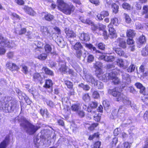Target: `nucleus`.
I'll return each mask as SVG.
<instances>
[{
  "label": "nucleus",
  "instance_id": "b1692460",
  "mask_svg": "<svg viewBox=\"0 0 148 148\" xmlns=\"http://www.w3.org/2000/svg\"><path fill=\"white\" fill-rule=\"evenodd\" d=\"M42 70L43 71L45 74L51 76H53L54 75V73L53 71L50 69L47 66H43Z\"/></svg>",
  "mask_w": 148,
  "mask_h": 148
},
{
  "label": "nucleus",
  "instance_id": "4be33fe9",
  "mask_svg": "<svg viewBox=\"0 0 148 148\" xmlns=\"http://www.w3.org/2000/svg\"><path fill=\"white\" fill-rule=\"evenodd\" d=\"M134 85L137 89L139 90L140 92H145L146 88L140 83L137 82Z\"/></svg>",
  "mask_w": 148,
  "mask_h": 148
},
{
  "label": "nucleus",
  "instance_id": "e2e57ef3",
  "mask_svg": "<svg viewBox=\"0 0 148 148\" xmlns=\"http://www.w3.org/2000/svg\"><path fill=\"white\" fill-rule=\"evenodd\" d=\"M14 52L12 51H9L7 53V56L9 59H11L14 56Z\"/></svg>",
  "mask_w": 148,
  "mask_h": 148
},
{
  "label": "nucleus",
  "instance_id": "4d7b16f0",
  "mask_svg": "<svg viewBox=\"0 0 148 148\" xmlns=\"http://www.w3.org/2000/svg\"><path fill=\"white\" fill-rule=\"evenodd\" d=\"M115 66L113 64H109L107 65L106 68L108 70H112L114 69Z\"/></svg>",
  "mask_w": 148,
  "mask_h": 148
},
{
  "label": "nucleus",
  "instance_id": "bb28decb",
  "mask_svg": "<svg viewBox=\"0 0 148 148\" xmlns=\"http://www.w3.org/2000/svg\"><path fill=\"white\" fill-rule=\"evenodd\" d=\"M44 49L45 53L48 54L51 53L52 51V48L51 45L48 43H46L44 46Z\"/></svg>",
  "mask_w": 148,
  "mask_h": 148
},
{
  "label": "nucleus",
  "instance_id": "c9c22d12",
  "mask_svg": "<svg viewBox=\"0 0 148 148\" xmlns=\"http://www.w3.org/2000/svg\"><path fill=\"white\" fill-rule=\"evenodd\" d=\"M48 54L46 53H42L37 56V58L41 60H44L47 59Z\"/></svg>",
  "mask_w": 148,
  "mask_h": 148
},
{
  "label": "nucleus",
  "instance_id": "5fc2aeb1",
  "mask_svg": "<svg viewBox=\"0 0 148 148\" xmlns=\"http://www.w3.org/2000/svg\"><path fill=\"white\" fill-rule=\"evenodd\" d=\"M27 31V29L26 28L23 27L21 28V29L19 31L18 34L19 35H22L25 34Z\"/></svg>",
  "mask_w": 148,
  "mask_h": 148
},
{
  "label": "nucleus",
  "instance_id": "3c124183",
  "mask_svg": "<svg viewBox=\"0 0 148 148\" xmlns=\"http://www.w3.org/2000/svg\"><path fill=\"white\" fill-rule=\"evenodd\" d=\"M1 46L2 47H0V55H4L5 53L6 50L4 47V46L5 47L4 45H2Z\"/></svg>",
  "mask_w": 148,
  "mask_h": 148
},
{
  "label": "nucleus",
  "instance_id": "09e8293b",
  "mask_svg": "<svg viewBox=\"0 0 148 148\" xmlns=\"http://www.w3.org/2000/svg\"><path fill=\"white\" fill-rule=\"evenodd\" d=\"M80 106L78 104H74L71 107V109L74 111H77L79 109Z\"/></svg>",
  "mask_w": 148,
  "mask_h": 148
},
{
  "label": "nucleus",
  "instance_id": "49530a36",
  "mask_svg": "<svg viewBox=\"0 0 148 148\" xmlns=\"http://www.w3.org/2000/svg\"><path fill=\"white\" fill-rule=\"evenodd\" d=\"M35 44L36 46V47L40 48H43V43L38 40L35 41Z\"/></svg>",
  "mask_w": 148,
  "mask_h": 148
},
{
  "label": "nucleus",
  "instance_id": "cd10ccee",
  "mask_svg": "<svg viewBox=\"0 0 148 148\" xmlns=\"http://www.w3.org/2000/svg\"><path fill=\"white\" fill-rule=\"evenodd\" d=\"M111 7L112 8V12L115 14L118 12L119 7V6L115 3H113L112 4Z\"/></svg>",
  "mask_w": 148,
  "mask_h": 148
},
{
  "label": "nucleus",
  "instance_id": "20e7f679",
  "mask_svg": "<svg viewBox=\"0 0 148 148\" xmlns=\"http://www.w3.org/2000/svg\"><path fill=\"white\" fill-rule=\"evenodd\" d=\"M4 107L2 109L5 110L6 112H9L14 110L18 106L17 104V101L14 98L10 97H5L4 100Z\"/></svg>",
  "mask_w": 148,
  "mask_h": 148
},
{
  "label": "nucleus",
  "instance_id": "6e6d98bb",
  "mask_svg": "<svg viewBox=\"0 0 148 148\" xmlns=\"http://www.w3.org/2000/svg\"><path fill=\"white\" fill-rule=\"evenodd\" d=\"M22 71L25 74H27L28 72V67L27 66L23 65L22 66Z\"/></svg>",
  "mask_w": 148,
  "mask_h": 148
},
{
  "label": "nucleus",
  "instance_id": "2eb2a0df",
  "mask_svg": "<svg viewBox=\"0 0 148 148\" xmlns=\"http://www.w3.org/2000/svg\"><path fill=\"white\" fill-rule=\"evenodd\" d=\"M117 42L118 44V46L120 48L123 49H125L127 48L126 42L123 38H118L117 39Z\"/></svg>",
  "mask_w": 148,
  "mask_h": 148
},
{
  "label": "nucleus",
  "instance_id": "13d9d810",
  "mask_svg": "<svg viewBox=\"0 0 148 148\" xmlns=\"http://www.w3.org/2000/svg\"><path fill=\"white\" fill-rule=\"evenodd\" d=\"M126 110V108L124 106H122L119 107L118 111L121 113H123Z\"/></svg>",
  "mask_w": 148,
  "mask_h": 148
},
{
  "label": "nucleus",
  "instance_id": "f3484780",
  "mask_svg": "<svg viewBox=\"0 0 148 148\" xmlns=\"http://www.w3.org/2000/svg\"><path fill=\"white\" fill-rule=\"evenodd\" d=\"M60 62L59 63L60 66L58 69V70L61 73H65L66 72L67 69L66 63L65 62H62V63L60 64Z\"/></svg>",
  "mask_w": 148,
  "mask_h": 148
},
{
  "label": "nucleus",
  "instance_id": "f03ea898",
  "mask_svg": "<svg viewBox=\"0 0 148 148\" xmlns=\"http://www.w3.org/2000/svg\"><path fill=\"white\" fill-rule=\"evenodd\" d=\"M57 3L58 10L65 15H70L75 10V7L73 4L69 5L64 0H57Z\"/></svg>",
  "mask_w": 148,
  "mask_h": 148
},
{
  "label": "nucleus",
  "instance_id": "bf43d9fd",
  "mask_svg": "<svg viewBox=\"0 0 148 148\" xmlns=\"http://www.w3.org/2000/svg\"><path fill=\"white\" fill-rule=\"evenodd\" d=\"M97 125L98 124L97 123H93L88 127V129L90 130H93L95 127L97 126Z\"/></svg>",
  "mask_w": 148,
  "mask_h": 148
},
{
  "label": "nucleus",
  "instance_id": "69168bd1",
  "mask_svg": "<svg viewBox=\"0 0 148 148\" xmlns=\"http://www.w3.org/2000/svg\"><path fill=\"white\" fill-rule=\"evenodd\" d=\"M40 141V140L38 137H36L34 140V143L37 146H38L39 143Z\"/></svg>",
  "mask_w": 148,
  "mask_h": 148
},
{
  "label": "nucleus",
  "instance_id": "de8ad7c7",
  "mask_svg": "<svg viewBox=\"0 0 148 148\" xmlns=\"http://www.w3.org/2000/svg\"><path fill=\"white\" fill-rule=\"evenodd\" d=\"M146 66V64L145 63H142L139 68V71L140 72L143 73L145 71V69Z\"/></svg>",
  "mask_w": 148,
  "mask_h": 148
},
{
  "label": "nucleus",
  "instance_id": "e433bc0d",
  "mask_svg": "<svg viewBox=\"0 0 148 148\" xmlns=\"http://www.w3.org/2000/svg\"><path fill=\"white\" fill-rule=\"evenodd\" d=\"M122 8L125 10H131V5L127 3H123L122 4Z\"/></svg>",
  "mask_w": 148,
  "mask_h": 148
},
{
  "label": "nucleus",
  "instance_id": "9d476101",
  "mask_svg": "<svg viewBox=\"0 0 148 148\" xmlns=\"http://www.w3.org/2000/svg\"><path fill=\"white\" fill-rule=\"evenodd\" d=\"M108 27L109 32V34H108V37L110 36V38H116L117 36V33L116 30L114 28L113 25L111 26L108 25Z\"/></svg>",
  "mask_w": 148,
  "mask_h": 148
},
{
  "label": "nucleus",
  "instance_id": "052dcab7",
  "mask_svg": "<svg viewBox=\"0 0 148 148\" xmlns=\"http://www.w3.org/2000/svg\"><path fill=\"white\" fill-rule=\"evenodd\" d=\"M89 1L92 3L95 4V5H98L100 4L99 0H89Z\"/></svg>",
  "mask_w": 148,
  "mask_h": 148
},
{
  "label": "nucleus",
  "instance_id": "a18cd8bd",
  "mask_svg": "<svg viewBox=\"0 0 148 148\" xmlns=\"http://www.w3.org/2000/svg\"><path fill=\"white\" fill-rule=\"evenodd\" d=\"M114 57L113 56H106L105 61L107 62H112L114 60Z\"/></svg>",
  "mask_w": 148,
  "mask_h": 148
},
{
  "label": "nucleus",
  "instance_id": "79ce46f5",
  "mask_svg": "<svg viewBox=\"0 0 148 148\" xmlns=\"http://www.w3.org/2000/svg\"><path fill=\"white\" fill-rule=\"evenodd\" d=\"M124 16L125 21L127 23H130L132 20L129 15L127 13H124Z\"/></svg>",
  "mask_w": 148,
  "mask_h": 148
},
{
  "label": "nucleus",
  "instance_id": "58836bf2",
  "mask_svg": "<svg viewBox=\"0 0 148 148\" xmlns=\"http://www.w3.org/2000/svg\"><path fill=\"white\" fill-rule=\"evenodd\" d=\"M117 114L118 111L116 110H114L112 111L110 115V117L112 119L116 118L117 117Z\"/></svg>",
  "mask_w": 148,
  "mask_h": 148
},
{
  "label": "nucleus",
  "instance_id": "0eeeda50",
  "mask_svg": "<svg viewBox=\"0 0 148 148\" xmlns=\"http://www.w3.org/2000/svg\"><path fill=\"white\" fill-rule=\"evenodd\" d=\"M0 45H3L5 47L8 48L12 47V43L10 42L9 40L7 38H4L2 35L0 33Z\"/></svg>",
  "mask_w": 148,
  "mask_h": 148
},
{
  "label": "nucleus",
  "instance_id": "f257e3e1",
  "mask_svg": "<svg viewBox=\"0 0 148 148\" xmlns=\"http://www.w3.org/2000/svg\"><path fill=\"white\" fill-rule=\"evenodd\" d=\"M16 119L20 122V126L29 135L33 134L39 128L38 126L34 125L29 123L23 117H21L20 119L19 117H17Z\"/></svg>",
  "mask_w": 148,
  "mask_h": 148
},
{
  "label": "nucleus",
  "instance_id": "a211bd4d",
  "mask_svg": "<svg viewBox=\"0 0 148 148\" xmlns=\"http://www.w3.org/2000/svg\"><path fill=\"white\" fill-rule=\"evenodd\" d=\"M126 34L127 37L133 38L135 36L136 33L134 29H128L126 31Z\"/></svg>",
  "mask_w": 148,
  "mask_h": 148
},
{
  "label": "nucleus",
  "instance_id": "412c9836",
  "mask_svg": "<svg viewBox=\"0 0 148 148\" xmlns=\"http://www.w3.org/2000/svg\"><path fill=\"white\" fill-rule=\"evenodd\" d=\"M79 38L80 40L84 42H86L90 40V37L89 35L87 34L84 32L81 34Z\"/></svg>",
  "mask_w": 148,
  "mask_h": 148
},
{
  "label": "nucleus",
  "instance_id": "f704fd0d",
  "mask_svg": "<svg viewBox=\"0 0 148 148\" xmlns=\"http://www.w3.org/2000/svg\"><path fill=\"white\" fill-rule=\"evenodd\" d=\"M79 88H82L85 91H88L90 89V87L88 85H84L82 83L78 85Z\"/></svg>",
  "mask_w": 148,
  "mask_h": 148
},
{
  "label": "nucleus",
  "instance_id": "0e129e2a",
  "mask_svg": "<svg viewBox=\"0 0 148 148\" xmlns=\"http://www.w3.org/2000/svg\"><path fill=\"white\" fill-rule=\"evenodd\" d=\"M97 17L99 21L102 20L104 17L101 12L100 13L98 14L97 16Z\"/></svg>",
  "mask_w": 148,
  "mask_h": 148
},
{
  "label": "nucleus",
  "instance_id": "4468645a",
  "mask_svg": "<svg viewBox=\"0 0 148 148\" xmlns=\"http://www.w3.org/2000/svg\"><path fill=\"white\" fill-rule=\"evenodd\" d=\"M114 50L117 55L120 57L122 56L125 58H127L128 57L126 53L121 48L116 47L115 48Z\"/></svg>",
  "mask_w": 148,
  "mask_h": 148
},
{
  "label": "nucleus",
  "instance_id": "338daca9",
  "mask_svg": "<svg viewBox=\"0 0 148 148\" xmlns=\"http://www.w3.org/2000/svg\"><path fill=\"white\" fill-rule=\"evenodd\" d=\"M130 145L128 142H125L123 144L122 148H130Z\"/></svg>",
  "mask_w": 148,
  "mask_h": 148
},
{
  "label": "nucleus",
  "instance_id": "37998d69",
  "mask_svg": "<svg viewBox=\"0 0 148 148\" xmlns=\"http://www.w3.org/2000/svg\"><path fill=\"white\" fill-rule=\"evenodd\" d=\"M118 87H116L114 88L111 87L108 90V92H119L118 91Z\"/></svg>",
  "mask_w": 148,
  "mask_h": 148
},
{
  "label": "nucleus",
  "instance_id": "864d4df0",
  "mask_svg": "<svg viewBox=\"0 0 148 148\" xmlns=\"http://www.w3.org/2000/svg\"><path fill=\"white\" fill-rule=\"evenodd\" d=\"M94 59V56L90 54L88 56L87 62L89 63H91L93 61Z\"/></svg>",
  "mask_w": 148,
  "mask_h": 148
},
{
  "label": "nucleus",
  "instance_id": "c03bdc74",
  "mask_svg": "<svg viewBox=\"0 0 148 148\" xmlns=\"http://www.w3.org/2000/svg\"><path fill=\"white\" fill-rule=\"evenodd\" d=\"M83 99L86 102L89 101L90 99V97L88 93H84L83 95Z\"/></svg>",
  "mask_w": 148,
  "mask_h": 148
},
{
  "label": "nucleus",
  "instance_id": "dca6fc26",
  "mask_svg": "<svg viewBox=\"0 0 148 148\" xmlns=\"http://www.w3.org/2000/svg\"><path fill=\"white\" fill-rule=\"evenodd\" d=\"M141 16L145 15L144 18L145 19H148V5H145L143 6L141 12Z\"/></svg>",
  "mask_w": 148,
  "mask_h": 148
},
{
  "label": "nucleus",
  "instance_id": "a19ab883",
  "mask_svg": "<svg viewBox=\"0 0 148 148\" xmlns=\"http://www.w3.org/2000/svg\"><path fill=\"white\" fill-rule=\"evenodd\" d=\"M133 38H127L126 40V43L127 45H133L135 44V41Z\"/></svg>",
  "mask_w": 148,
  "mask_h": 148
},
{
  "label": "nucleus",
  "instance_id": "7c9ffc66",
  "mask_svg": "<svg viewBox=\"0 0 148 148\" xmlns=\"http://www.w3.org/2000/svg\"><path fill=\"white\" fill-rule=\"evenodd\" d=\"M40 111L41 114L43 117L47 118L48 117L49 113L46 109H41Z\"/></svg>",
  "mask_w": 148,
  "mask_h": 148
},
{
  "label": "nucleus",
  "instance_id": "6e6552de",
  "mask_svg": "<svg viewBox=\"0 0 148 148\" xmlns=\"http://www.w3.org/2000/svg\"><path fill=\"white\" fill-rule=\"evenodd\" d=\"M89 81V83L92 85H94L95 87L97 89H101L103 87V84L95 79L93 77H90Z\"/></svg>",
  "mask_w": 148,
  "mask_h": 148
},
{
  "label": "nucleus",
  "instance_id": "8fccbe9b",
  "mask_svg": "<svg viewBox=\"0 0 148 148\" xmlns=\"http://www.w3.org/2000/svg\"><path fill=\"white\" fill-rule=\"evenodd\" d=\"M135 69V66L133 64H131L127 69V71L128 72H132L134 71Z\"/></svg>",
  "mask_w": 148,
  "mask_h": 148
},
{
  "label": "nucleus",
  "instance_id": "a878e982",
  "mask_svg": "<svg viewBox=\"0 0 148 148\" xmlns=\"http://www.w3.org/2000/svg\"><path fill=\"white\" fill-rule=\"evenodd\" d=\"M146 42V39L145 36L142 35L140 36L137 40V44L142 45Z\"/></svg>",
  "mask_w": 148,
  "mask_h": 148
},
{
  "label": "nucleus",
  "instance_id": "473e14b6",
  "mask_svg": "<svg viewBox=\"0 0 148 148\" xmlns=\"http://www.w3.org/2000/svg\"><path fill=\"white\" fill-rule=\"evenodd\" d=\"M25 12L30 15L34 16L35 14L34 11L31 8L26 7L25 8Z\"/></svg>",
  "mask_w": 148,
  "mask_h": 148
},
{
  "label": "nucleus",
  "instance_id": "39448f33",
  "mask_svg": "<svg viewBox=\"0 0 148 148\" xmlns=\"http://www.w3.org/2000/svg\"><path fill=\"white\" fill-rule=\"evenodd\" d=\"M123 93H110V94L113 96L115 97V99L117 101L121 100H123L124 105L126 107L130 106L133 109H135L136 106L134 105L133 107L131 105V101L129 98L124 96Z\"/></svg>",
  "mask_w": 148,
  "mask_h": 148
},
{
  "label": "nucleus",
  "instance_id": "f8f14e48",
  "mask_svg": "<svg viewBox=\"0 0 148 148\" xmlns=\"http://www.w3.org/2000/svg\"><path fill=\"white\" fill-rule=\"evenodd\" d=\"M113 72L108 73V75L109 79L112 80V82L115 85L119 84L120 82L119 79L115 75H113Z\"/></svg>",
  "mask_w": 148,
  "mask_h": 148
},
{
  "label": "nucleus",
  "instance_id": "6ab92c4d",
  "mask_svg": "<svg viewBox=\"0 0 148 148\" xmlns=\"http://www.w3.org/2000/svg\"><path fill=\"white\" fill-rule=\"evenodd\" d=\"M9 136H6L5 139L0 144V148H6L9 144Z\"/></svg>",
  "mask_w": 148,
  "mask_h": 148
},
{
  "label": "nucleus",
  "instance_id": "393cba45",
  "mask_svg": "<svg viewBox=\"0 0 148 148\" xmlns=\"http://www.w3.org/2000/svg\"><path fill=\"white\" fill-rule=\"evenodd\" d=\"M53 85V82L52 80L48 79L45 80L43 87L45 88H49L52 86Z\"/></svg>",
  "mask_w": 148,
  "mask_h": 148
},
{
  "label": "nucleus",
  "instance_id": "1a4fd4ad",
  "mask_svg": "<svg viewBox=\"0 0 148 148\" xmlns=\"http://www.w3.org/2000/svg\"><path fill=\"white\" fill-rule=\"evenodd\" d=\"M32 79L34 82L41 84L43 83V78L39 73L36 72L34 73L32 75Z\"/></svg>",
  "mask_w": 148,
  "mask_h": 148
},
{
  "label": "nucleus",
  "instance_id": "4c0bfd02",
  "mask_svg": "<svg viewBox=\"0 0 148 148\" xmlns=\"http://www.w3.org/2000/svg\"><path fill=\"white\" fill-rule=\"evenodd\" d=\"M82 50L76 51L75 53V57L78 59L80 60L82 55Z\"/></svg>",
  "mask_w": 148,
  "mask_h": 148
},
{
  "label": "nucleus",
  "instance_id": "423d86ee",
  "mask_svg": "<svg viewBox=\"0 0 148 148\" xmlns=\"http://www.w3.org/2000/svg\"><path fill=\"white\" fill-rule=\"evenodd\" d=\"M100 63L99 62H96L93 65L94 68L95 69V75L99 78L101 77L104 73L102 69L99 66Z\"/></svg>",
  "mask_w": 148,
  "mask_h": 148
},
{
  "label": "nucleus",
  "instance_id": "2f4dec72",
  "mask_svg": "<svg viewBox=\"0 0 148 148\" xmlns=\"http://www.w3.org/2000/svg\"><path fill=\"white\" fill-rule=\"evenodd\" d=\"M73 48L75 51L78 50H81L82 48V46L81 44L79 42H76L73 45Z\"/></svg>",
  "mask_w": 148,
  "mask_h": 148
},
{
  "label": "nucleus",
  "instance_id": "ea45409f",
  "mask_svg": "<svg viewBox=\"0 0 148 148\" xmlns=\"http://www.w3.org/2000/svg\"><path fill=\"white\" fill-rule=\"evenodd\" d=\"M97 46L98 48L101 50L104 51L106 49L105 45L103 42H100L98 43Z\"/></svg>",
  "mask_w": 148,
  "mask_h": 148
},
{
  "label": "nucleus",
  "instance_id": "7ed1b4c3",
  "mask_svg": "<svg viewBox=\"0 0 148 148\" xmlns=\"http://www.w3.org/2000/svg\"><path fill=\"white\" fill-rule=\"evenodd\" d=\"M87 23L91 25V29L92 31L95 34H97L100 35H102L103 36L104 38L107 39L108 38L107 32L106 29V26L101 23L98 24L97 26L95 25L92 22L90 21L87 22Z\"/></svg>",
  "mask_w": 148,
  "mask_h": 148
},
{
  "label": "nucleus",
  "instance_id": "c85d7f7f",
  "mask_svg": "<svg viewBox=\"0 0 148 148\" xmlns=\"http://www.w3.org/2000/svg\"><path fill=\"white\" fill-rule=\"evenodd\" d=\"M141 54L143 56H146L148 55V45H146L142 48Z\"/></svg>",
  "mask_w": 148,
  "mask_h": 148
},
{
  "label": "nucleus",
  "instance_id": "5701e85b",
  "mask_svg": "<svg viewBox=\"0 0 148 148\" xmlns=\"http://www.w3.org/2000/svg\"><path fill=\"white\" fill-rule=\"evenodd\" d=\"M119 23V22L118 18L117 17H114L111 19L110 22L108 25L111 26L114 25L115 26H117Z\"/></svg>",
  "mask_w": 148,
  "mask_h": 148
},
{
  "label": "nucleus",
  "instance_id": "ddd939ff",
  "mask_svg": "<svg viewBox=\"0 0 148 148\" xmlns=\"http://www.w3.org/2000/svg\"><path fill=\"white\" fill-rule=\"evenodd\" d=\"M65 32L66 34V37L67 38H74L76 36V33L69 28H66L65 29Z\"/></svg>",
  "mask_w": 148,
  "mask_h": 148
},
{
  "label": "nucleus",
  "instance_id": "c756f323",
  "mask_svg": "<svg viewBox=\"0 0 148 148\" xmlns=\"http://www.w3.org/2000/svg\"><path fill=\"white\" fill-rule=\"evenodd\" d=\"M64 82L68 88L71 90H73V84L72 82L69 80H65L64 81Z\"/></svg>",
  "mask_w": 148,
  "mask_h": 148
},
{
  "label": "nucleus",
  "instance_id": "774afa93",
  "mask_svg": "<svg viewBox=\"0 0 148 148\" xmlns=\"http://www.w3.org/2000/svg\"><path fill=\"white\" fill-rule=\"evenodd\" d=\"M101 143L100 142L97 141L96 142L94 145V148H100Z\"/></svg>",
  "mask_w": 148,
  "mask_h": 148
},
{
  "label": "nucleus",
  "instance_id": "aec40b11",
  "mask_svg": "<svg viewBox=\"0 0 148 148\" xmlns=\"http://www.w3.org/2000/svg\"><path fill=\"white\" fill-rule=\"evenodd\" d=\"M6 65L9 69L12 71L18 69V66L16 64L10 62H8Z\"/></svg>",
  "mask_w": 148,
  "mask_h": 148
},
{
  "label": "nucleus",
  "instance_id": "9b49d317",
  "mask_svg": "<svg viewBox=\"0 0 148 148\" xmlns=\"http://www.w3.org/2000/svg\"><path fill=\"white\" fill-rule=\"evenodd\" d=\"M43 16L42 19L47 21L51 22L54 18V16L50 13L47 12H43L41 14Z\"/></svg>",
  "mask_w": 148,
  "mask_h": 148
},
{
  "label": "nucleus",
  "instance_id": "603ef678",
  "mask_svg": "<svg viewBox=\"0 0 148 148\" xmlns=\"http://www.w3.org/2000/svg\"><path fill=\"white\" fill-rule=\"evenodd\" d=\"M98 105V103L96 101H92L90 103V108H91L95 109L97 108Z\"/></svg>",
  "mask_w": 148,
  "mask_h": 148
},
{
  "label": "nucleus",
  "instance_id": "680f3d73",
  "mask_svg": "<svg viewBox=\"0 0 148 148\" xmlns=\"http://www.w3.org/2000/svg\"><path fill=\"white\" fill-rule=\"evenodd\" d=\"M87 111L88 112H90L91 113V114H96L95 113L96 112V110H94V109L91 108L90 107H88L87 108Z\"/></svg>",
  "mask_w": 148,
  "mask_h": 148
},
{
  "label": "nucleus",
  "instance_id": "72a5a7b5",
  "mask_svg": "<svg viewBox=\"0 0 148 148\" xmlns=\"http://www.w3.org/2000/svg\"><path fill=\"white\" fill-rule=\"evenodd\" d=\"M116 62L117 64L120 67L125 68V67H124V61L122 59L119 58L117 59L116 61Z\"/></svg>",
  "mask_w": 148,
  "mask_h": 148
}]
</instances>
